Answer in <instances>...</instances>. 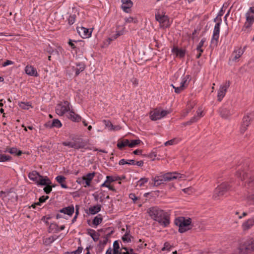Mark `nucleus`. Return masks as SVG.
I'll return each mask as SVG.
<instances>
[{"label": "nucleus", "mask_w": 254, "mask_h": 254, "mask_svg": "<svg viewBox=\"0 0 254 254\" xmlns=\"http://www.w3.org/2000/svg\"><path fill=\"white\" fill-rule=\"evenodd\" d=\"M194 106V103H189L187 104L186 109L183 113V116L184 117L187 116L188 114L190 112L192 109L193 108Z\"/></svg>", "instance_id": "38"}, {"label": "nucleus", "mask_w": 254, "mask_h": 254, "mask_svg": "<svg viewBox=\"0 0 254 254\" xmlns=\"http://www.w3.org/2000/svg\"><path fill=\"white\" fill-rule=\"evenodd\" d=\"M253 24V23L246 20V22L245 23L243 28V30H244V31L248 30L250 28V27L252 26Z\"/></svg>", "instance_id": "56"}, {"label": "nucleus", "mask_w": 254, "mask_h": 254, "mask_svg": "<svg viewBox=\"0 0 254 254\" xmlns=\"http://www.w3.org/2000/svg\"><path fill=\"white\" fill-rule=\"evenodd\" d=\"M246 20L252 23L254 22V7H250L246 13Z\"/></svg>", "instance_id": "27"}, {"label": "nucleus", "mask_w": 254, "mask_h": 254, "mask_svg": "<svg viewBox=\"0 0 254 254\" xmlns=\"http://www.w3.org/2000/svg\"><path fill=\"white\" fill-rule=\"evenodd\" d=\"M148 181V179L146 178H141L137 183V186L141 188L144 186V184Z\"/></svg>", "instance_id": "46"}, {"label": "nucleus", "mask_w": 254, "mask_h": 254, "mask_svg": "<svg viewBox=\"0 0 254 254\" xmlns=\"http://www.w3.org/2000/svg\"><path fill=\"white\" fill-rule=\"evenodd\" d=\"M95 173L92 172L86 175L85 176H83V180L85 181V185H84V187H87L91 186V183L93 179L95 176Z\"/></svg>", "instance_id": "18"}, {"label": "nucleus", "mask_w": 254, "mask_h": 254, "mask_svg": "<svg viewBox=\"0 0 254 254\" xmlns=\"http://www.w3.org/2000/svg\"><path fill=\"white\" fill-rule=\"evenodd\" d=\"M226 8V6H225V4L223 5V7L221 8V10L219 11L218 14L216 18H215L214 20V22H218V19L219 18L221 19V16L223 15L224 13L225 9Z\"/></svg>", "instance_id": "44"}, {"label": "nucleus", "mask_w": 254, "mask_h": 254, "mask_svg": "<svg viewBox=\"0 0 254 254\" xmlns=\"http://www.w3.org/2000/svg\"><path fill=\"white\" fill-rule=\"evenodd\" d=\"M56 180L59 183L62 188L67 189L68 187L65 184L66 178L63 176L59 175L56 177Z\"/></svg>", "instance_id": "30"}, {"label": "nucleus", "mask_w": 254, "mask_h": 254, "mask_svg": "<svg viewBox=\"0 0 254 254\" xmlns=\"http://www.w3.org/2000/svg\"><path fill=\"white\" fill-rule=\"evenodd\" d=\"M245 49V47L243 49H242L241 47H238L235 49L232 54V55L230 59V61L233 62H238L240 58L244 54Z\"/></svg>", "instance_id": "12"}, {"label": "nucleus", "mask_w": 254, "mask_h": 254, "mask_svg": "<svg viewBox=\"0 0 254 254\" xmlns=\"http://www.w3.org/2000/svg\"><path fill=\"white\" fill-rule=\"evenodd\" d=\"M186 179V176L184 174L176 172H169L160 176H156L154 178V186H158L165 182H169L175 180H182Z\"/></svg>", "instance_id": "3"}, {"label": "nucleus", "mask_w": 254, "mask_h": 254, "mask_svg": "<svg viewBox=\"0 0 254 254\" xmlns=\"http://www.w3.org/2000/svg\"><path fill=\"white\" fill-rule=\"evenodd\" d=\"M171 249L172 246H171L170 243H169L168 242H166L164 245V247L162 248V251H170Z\"/></svg>", "instance_id": "53"}, {"label": "nucleus", "mask_w": 254, "mask_h": 254, "mask_svg": "<svg viewBox=\"0 0 254 254\" xmlns=\"http://www.w3.org/2000/svg\"><path fill=\"white\" fill-rule=\"evenodd\" d=\"M103 221V218L101 214H98L96 216L92 221V223L94 226V227H96L99 225Z\"/></svg>", "instance_id": "37"}, {"label": "nucleus", "mask_w": 254, "mask_h": 254, "mask_svg": "<svg viewBox=\"0 0 254 254\" xmlns=\"http://www.w3.org/2000/svg\"><path fill=\"white\" fill-rule=\"evenodd\" d=\"M67 117L71 121L74 122H79L82 120L81 117L76 114L72 110L68 112Z\"/></svg>", "instance_id": "21"}, {"label": "nucleus", "mask_w": 254, "mask_h": 254, "mask_svg": "<svg viewBox=\"0 0 254 254\" xmlns=\"http://www.w3.org/2000/svg\"><path fill=\"white\" fill-rule=\"evenodd\" d=\"M108 241V239L107 237H105L103 238V240H101L99 242V245H102L103 247H105L107 244Z\"/></svg>", "instance_id": "60"}, {"label": "nucleus", "mask_w": 254, "mask_h": 254, "mask_svg": "<svg viewBox=\"0 0 254 254\" xmlns=\"http://www.w3.org/2000/svg\"><path fill=\"white\" fill-rule=\"evenodd\" d=\"M131 236L128 232H126V234L122 237V240L124 243H128L131 241Z\"/></svg>", "instance_id": "48"}, {"label": "nucleus", "mask_w": 254, "mask_h": 254, "mask_svg": "<svg viewBox=\"0 0 254 254\" xmlns=\"http://www.w3.org/2000/svg\"><path fill=\"white\" fill-rule=\"evenodd\" d=\"M24 71L26 74L30 76L37 77L39 75L36 68L32 65H27L25 67Z\"/></svg>", "instance_id": "15"}, {"label": "nucleus", "mask_w": 254, "mask_h": 254, "mask_svg": "<svg viewBox=\"0 0 254 254\" xmlns=\"http://www.w3.org/2000/svg\"><path fill=\"white\" fill-rule=\"evenodd\" d=\"M50 185H46V187L44 188V191L47 194L50 193L52 190V187ZM54 187V186H53V187Z\"/></svg>", "instance_id": "54"}, {"label": "nucleus", "mask_w": 254, "mask_h": 254, "mask_svg": "<svg viewBox=\"0 0 254 254\" xmlns=\"http://www.w3.org/2000/svg\"><path fill=\"white\" fill-rule=\"evenodd\" d=\"M147 212L151 218L163 227H166L170 224L169 216L163 210L157 207H153L150 208Z\"/></svg>", "instance_id": "2"}, {"label": "nucleus", "mask_w": 254, "mask_h": 254, "mask_svg": "<svg viewBox=\"0 0 254 254\" xmlns=\"http://www.w3.org/2000/svg\"><path fill=\"white\" fill-rule=\"evenodd\" d=\"M141 142L140 139L129 140V147H134Z\"/></svg>", "instance_id": "47"}, {"label": "nucleus", "mask_w": 254, "mask_h": 254, "mask_svg": "<svg viewBox=\"0 0 254 254\" xmlns=\"http://www.w3.org/2000/svg\"><path fill=\"white\" fill-rule=\"evenodd\" d=\"M179 141H180L179 139L175 138L171 139L169 141H166V142H165L164 145L165 146L172 145H174V144L178 143Z\"/></svg>", "instance_id": "43"}, {"label": "nucleus", "mask_w": 254, "mask_h": 254, "mask_svg": "<svg viewBox=\"0 0 254 254\" xmlns=\"http://www.w3.org/2000/svg\"><path fill=\"white\" fill-rule=\"evenodd\" d=\"M216 23L214 26L213 35L211 39V44L216 46L217 45L218 40L219 38V33L220 29V25L222 23V19L219 18L218 22H216Z\"/></svg>", "instance_id": "10"}, {"label": "nucleus", "mask_w": 254, "mask_h": 254, "mask_svg": "<svg viewBox=\"0 0 254 254\" xmlns=\"http://www.w3.org/2000/svg\"><path fill=\"white\" fill-rule=\"evenodd\" d=\"M129 198L132 199L134 203H135L136 201L138 199V197L136 196L134 193H130L129 195Z\"/></svg>", "instance_id": "61"}, {"label": "nucleus", "mask_w": 254, "mask_h": 254, "mask_svg": "<svg viewBox=\"0 0 254 254\" xmlns=\"http://www.w3.org/2000/svg\"><path fill=\"white\" fill-rule=\"evenodd\" d=\"M5 152H7L11 154L15 155L17 156H20L22 154V152L20 150H18L15 147L7 148Z\"/></svg>", "instance_id": "33"}, {"label": "nucleus", "mask_w": 254, "mask_h": 254, "mask_svg": "<svg viewBox=\"0 0 254 254\" xmlns=\"http://www.w3.org/2000/svg\"><path fill=\"white\" fill-rule=\"evenodd\" d=\"M86 146V143L85 141L82 140H77L74 141V149H79L82 148H85Z\"/></svg>", "instance_id": "35"}, {"label": "nucleus", "mask_w": 254, "mask_h": 254, "mask_svg": "<svg viewBox=\"0 0 254 254\" xmlns=\"http://www.w3.org/2000/svg\"><path fill=\"white\" fill-rule=\"evenodd\" d=\"M71 110L70 108V103L65 101L58 104L56 107V113L61 116H63L65 113L70 112Z\"/></svg>", "instance_id": "7"}, {"label": "nucleus", "mask_w": 254, "mask_h": 254, "mask_svg": "<svg viewBox=\"0 0 254 254\" xmlns=\"http://www.w3.org/2000/svg\"><path fill=\"white\" fill-rule=\"evenodd\" d=\"M47 127H56L59 128L62 127V124L58 119H54L52 122H49L45 124Z\"/></svg>", "instance_id": "23"}, {"label": "nucleus", "mask_w": 254, "mask_h": 254, "mask_svg": "<svg viewBox=\"0 0 254 254\" xmlns=\"http://www.w3.org/2000/svg\"><path fill=\"white\" fill-rule=\"evenodd\" d=\"M103 122H104L105 125L106 126V127L108 128L109 130L110 128H112L113 127V125L109 121L104 120L103 121Z\"/></svg>", "instance_id": "62"}, {"label": "nucleus", "mask_w": 254, "mask_h": 254, "mask_svg": "<svg viewBox=\"0 0 254 254\" xmlns=\"http://www.w3.org/2000/svg\"><path fill=\"white\" fill-rule=\"evenodd\" d=\"M230 190V186L227 183H223L218 186L215 190L213 197L215 199H219L221 196L226 194Z\"/></svg>", "instance_id": "5"}, {"label": "nucleus", "mask_w": 254, "mask_h": 254, "mask_svg": "<svg viewBox=\"0 0 254 254\" xmlns=\"http://www.w3.org/2000/svg\"><path fill=\"white\" fill-rule=\"evenodd\" d=\"M206 42V39L205 38H202L201 41L198 43L196 47V51L197 52V54L196 56V59H199L201 56V54L203 52L204 49L202 47L204 46V43Z\"/></svg>", "instance_id": "24"}, {"label": "nucleus", "mask_w": 254, "mask_h": 254, "mask_svg": "<svg viewBox=\"0 0 254 254\" xmlns=\"http://www.w3.org/2000/svg\"><path fill=\"white\" fill-rule=\"evenodd\" d=\"M19 107L24 110H28L30 107H31V105L28 102H21L19 103Z\"/></svg>", "instance_id": "45"}, {"label": "nucleus", "mask_w": 254, "mask_h": 254, "mask_svg": "<svg viewBox=\"0 0 254 254\" xmlns=\"http://www.w3.org/2000/svg\"><path fill=\"white\" fill-rule=\"evenodd\" d=\"M113 250H120V245L118 241H116L113 244Z\"/></svg>", "instance_id": "63"}, {"label": "nucleus", "mask_w": 254, "mask_h": 254, "mask_svg": "<svg viewBox=\"0 0 254 254\" xmlns=\"http://www.w3.org/2000/svg\"><path fill=\"white\" fill-rule=\"evenodd\" d=\"M168 113L169 112L166 110L156 108L150 112V118L152 121H157L161 119Z\"/></svg>", "instance_id": "6"}, {"label": "nucleus", "mask_w": 254, "mask_h": 254, "mask_svg": "<svg viewBox=\"0 0 254 254\" xmlns=\"http://www.w3.org/2000/svg\"><path fill=\"white\" fill-rule=\"evenodd\" d=\"M77 42L76 41L69 40L68 43V45L70 46V47H71V48L72 50L76 51V47L75 45V43H76Z\"/></svg>", "instance_id": "55"}, {"label": "nucleus", "mask_w": 254, "mask_h": 254, "mask_svg": "<svg viewBox=\"0 0 254 254\" xmlns=\"http://www.w3.org/2000/svg\"><path fill=\"white\" fill-rule=\"evenodd\" d=\"M230 85V82L229 81H226L220 86L217 93V99L218 101H221L224 97Z\"/></svg>", "instance_id": "11"}, {"label": "nucleus", "mask_w": 254, "mask_h": 254, "mask_svg": "<svg viewBox=\"0 0 254 254\" xmlns=\"http://www.w3.org/2000/svg\"><path fill=\"white\" fill-rule=\"evenodd\" d=\"M48 198H49L48 196H45L43 195L39 198V201L37 202L36 204L39 205H40L41 203L45 202L46 201V200L47 199H48Z\"/></svg>", "instance_id": "57"}, {"label": "nucleus", "mask_w": 254, "mask_h": 254, "mask_svg": "<svg viewBox=\"0 0 254 254\" xmlns=\"http://www.w3.org/2000/svg\"><path fill=\"white\" fill-rule=\"evenodd\" d=\"M122 9L126 12L128 13L130 8L132 6L133 3L131 0H121Z\"/></svg>", "instance_id": "22"}, {"label": "nucleus", "mask_w": 254, "mask_h": 254, "mask_svg": "<svg viewBox=\"0 0 254 254\" xmlns=\"http://www.w3.org/2000/svg\"><path fill=\"white\" fill-rule=\"evenodd\" d=\"M125 30V26L124 24L119 25L117 24L116 30V34L113 35L111 38V40L115 39L119 37L120 36L124 34Z\"/></svg>", "instance_id": "17"}, {"label": "nucleus", "mask_w": 254, "mask_h": 254, "mask_svg": "<svg viewBox=\"0 0 254 254\" xmlns=\"http://www.w3.org/2000/svg\"><path fill=\"white\" fill-rule=\"evenodd\" d=\"M11 159V157L9 155L4 154H0V162H4L9 161Z\"/></svg>", "instance_id": "41"}, {"label": "nucleus", "mask_w": 254, "mask_h": 254, "mask_svg": "<svg viewBox=\"0 0 254 254\" xmlns=\"http://www.w3.org/2000/svg\"><path fill=\"white\" fill-rule=\"evenodd\" d=\"M234 112L231 110V108H227L222 107L220 109V114L223 118H227L233 114Z\"/></svg>", "instance_id": "20"}, {"label": "nucleus", "mask_w": 254, "mask_h": 254, "mask_svg": "<svg viewBox=\"0 0 254 254\" xmlns=\"http://www.w3.org/2000/svg\"><path fill=\"white\" fill-rule=\"evenodd\" d=\"M101 206L100 204H97L89 207V212L91 214L94 215L101 210Z\"/></svg>", "instance_id": "34"}, {"label": "nucleus", "mask_w": 254, "mask_h": 254, "mask_svg": "<svg viewBox=\"0 0 254 254\" xmlns=\"http://www.w3.org/2000/svg\"><path fill=\"white\" fill-rule=\"evenodd\" d=\"M113 254H137L134 253L133 250L131 249H128L126 247H122L120 250H112Z\"/></svg>", "instance_id": "19"}, {"label": "nucleus", "mask_w": 254, "mask_h": 254, "mask_svg": "<svg viewBox=\"0 0 254 254\" xmlns=\"http://www.w3.org/2000/svg\"><path fill=\"white\" fill-rule=\"evenodd\" d=\"M172 53L176 54L177 56H178L180 58H183L185 56V50L182 49H179L177 47H174L172 49Z\"/></svg>", "instance_id": "32"}, {"label": "nucleus", "mask_w": 254, "mask_h": 254, "mask_svg": "<svg viewBox=\"0 0 254 254\" xmlns=\"http://www.w3.org/2000/svg\"><path fill=\"white\" fill-rule=\"evenodd\" d=\"M190 80V75H183L181 77V81L179 85L176 86L174 85H172L173 88L175 89V92L176 93H180L183 90H184L188 85Z\"/></svg>", "instance_id": "8"}, {"label": "nucleus", "mask_w": 254, "mask_h": 254, "mask_svg": "<svg viewBox=\"0 0 254 254\" xmlns=\"http://www.w3.org/2000/svg\"><path fill=\"white\" fill-rule=\"evenodd\" d=\"M106 180L110 184H111L112 182L115 181V180L113 178V177L110 176H107L106 177Z\"/></svg>", "instance_id": "64"}, {"label": "nucleus", "mask_w": 254, "mask_h": 254, "mask_svg": "<svg viewBox=\"0 0 254 254\" xmlns=\"http://www.w3.org/2000/svg\"><path fill=\"white\" fill-rule=\"evenodd\" d=\"M254 225V217H252L247 221H245L242 225L243 228L244 230H247L251 228Z\"/></svg>", "instance_id": "31"}, {"label": "nucleus", "mask_w": 254, "mask_h": 254, "mask_svg": "<svg viewBox=\"0 0 254 254\" xmlns=\"http://www.w3.org/2000/svg\"><path fill=\"white\" fill-rule=\"evenodd\" d=\"M77 31L80 36L83 38H87L91 36L92 31L86 28L81 27H77Z\"/></svg>", "instance_id": "16"}, {"label": "nucleus", "mask_w": 254, "mask_h": 254, "mask_svg": "<svg viewBox=\"0 0 254 254\" xmlns=\"http://www.w3.org/2000/svg\"><path fill=\"white\" fill-rule=\"evenodd\" d=\"M204 116V114L201 109H199L195 115L192 117L190 121L185 123L186 125H190L191 124L198 122L199 119Z\"/></svg>", "instance_id": "14"}, {"label": "nucleus", "mask_w": 254, "mask_h": 254, "mask_svg": "<svg viewBox=\"0 0 254 254\" xmlns=\"http://www.w3.org/2000/svg\"><path fill=\"white\" fill-rule=\"evenodd\" d=\"M191 219L186 218L183 217H180L176 219L175 224L179 227V231L180 233H184L191 228Z\"/></svg>", "instance_id": "4"}, {"label": "nucleus", "mask_w": 254, "mask_h": 254, "mask_svg": "<svg viewBox=\"0 0 254 254\" xmlns=\"http://www.w3.org/2000/svg\"><path fill=\"white\" fill-rule=\"evenodd\" d=\"M119 164L120 165H124L125 164L134 165L135 161L134 160H126L124 159H122L120 160Z\"/></svg>", "instance_id": "39"}, {"label": "nucleus", "mask_w": 254, "mask_h": 254, "mask_svg": "<svg viewBox=\"0 0 254 254\" xmlns=\"http://www.w3.org/2000/svg\"><path fill=\"white\" fill-rule=\"evenodd\" d=\"M247 251H254V240H251L248 242L245 246Z\"/></svg>", "instance_id": "40"}, {"label": "nucleus", "mask_w": 254, "mask_h": 254, "mask_svg": "<svg viewBox=\"0 0 254 254\" xmlns=\"http://www.w3.org/2000/svg\"><path fill=\"white\" fill-rule=\"evenodd\" d=\"M87 234L91 236L94 241H97L99 239V235L94 230L88 229L87 230Z\"/></svg>", "instance_id": "36"}, {"label": "nucleus", "mask_w": 254, "mask_h": 254, "mask_svg": "<svg viewBox=\"0 0 254 254\" xmlns=\"http://www.w3.org/2000/svg\"><path fill=\"white\" fill-rule=\"evenodd\" d=\"M51 180L47 176L43 177L41 176V177H39L36 184L38 186H46L47 185H51Z\"/></svg>", "instance_id": "25"}, {"label": "nucleus", "mask_w": 254, "mask_h": 254, "mask_svg": "<svg viewBox=\"0 0 254 254\" xmlns=\"http://www.w3.org/2000/svg\"><path fill=\"white\" fill-rule=\"evenodd\" d=\"M84 65L83 64H77V67L75 68V74L78 75L80 72L82 71L84 69Z\"/></svg>", "instance_id": "42"}, {"label": "nucleus", "mask_w": 254, "mask_h": 254, "mask_svg": "<svg viewBox=\"0 0 254 254\" xmlns=\"http://www.w3.org/2000/svg\"><path fill=\"white\" fill-rule=\"evenodd\" d=\"M126 23H136L137 22V20L136 18L132 17H126L125 18Z\"/></svg>", "instance_id": "50"}, {"label": "nucleus", "mask_w": 254, "mask_h": 254, "mask_svg": "<svg viewBox=\"0 0 254 254\" xmlns=\"http://www.w3.org/2000/svg\"><path fill=\"white\" fill-rule=\"evenodd\" d=\"M39 177H41V175H40L36 171H33L28 174V178L29 179L35 182L36 184L38 181Z\"/></svg>", "instance_id": "26"}, {"label": "nucleus", "mask_w": 254, "mask_h": 254, "mask_svg": "<svg viewBox=\"0 0 254 254\" xmlns=\"http://www.w3.org/2000/svg\"><path fill=\"white\" fill-rule=\"evenodd\" d=\"M254 119V113H248L243 119V121L241 125L240 130L241 133H244L247 130V127L250 124V123Z\"/></svg>", "instance_id": "9"}, {"label": "nucleus", "mask_w": 254, "mask_h": 254, "mask_svg": "<svg viewBox=\"0 0 254 254\" xmlns=\"http://www.w3.org/2000/svg\"><path fill=\"white\" fill-rule=\"evenodd\" d=\"M155 18L158 21L161 26L168 27L170 25L168 17L165 15H161L160 14H156Z\"/></svg>", "instance_id": "13"}, {"label": "nucleus", "mask_w": 254, "mask_h": 254, "mask_svg": "<svg viewBox=\"0 0 254 254\" xmlns=\"http://www.w3.org/2000/svg\"><path fill=\"white\" fill-rule=\"evenodd\" d=\"M74 207L73 206H69L68 207H64L63 209L60 210V212L61 213H64V214H67L69 216H71L74 212Z\"/></svg>", "instance_id": "28"}, {"label": "nucleus", "mask_w": 254, "mask_h": 254, "mask_svg": "<svg viewBox=\"0 0 254 254\" xmlns=\"http://www.w3.org/2000/svg\"><path fill=\"white\" fill-rule=\"evenodd\" d=\"M75 21V15H70L68 19V22L70 25L73 24Z\"/></svg>", "instance_id": "58"}, {"label": "nucleus", "mask_w": 254, "mask_h": 254, "mask_svg": "<svg viewBox=\"0 0 254 254\" xmlns=\"http://www.w3.org/2000/svg\"><path fill=\"white\" fill-rule=\"evenodd\" d=\"M242 169V167H240L237 172L236 176L244 182L245 187L249 189L247 197L248 202L250 204H254V171L241 170Z\"/></svg>", "instance_id": "1"}, {"label": "nucleus", "mask_w": 254, "mask_h": 254, "mask_svg": "<svg viewBox=\"0 0 254 254\" xmlns=\"http://www.w3.org/2000/svg\"><path fill=\"white\" fill-rule=\"evenodd\" d=\"M213 253H217V254H221L222 252L221 250H219V252H217V251H215L214 250H212L211 251L209 252H197L196 254H210Z\"/></svg>", "instance_id": "49"}, {"label": "nucleus", "mask_w": 254, "mask_h": 254, "mask_svg": "<svg viewBox=\"0 0 254 254\" xmlns=\"http://www.w3.org/2000/svg\"><path fill=\"white\" fill-rule=\"evenodd\" d=\"M63 144L64 146H68L69 148H72L74 149V141H64L63 142Z\"/></svg>", "instance_id": "52"}, {"label": "nucleus", "mask_w": 254, "mask_h": 254, "mask_svg": "<svg viewBox=\"0 0 254 254\" xmlns=\"http://www.w3.org/2000/svg\"><path fill=\"white\" fill-rule=\"evenodd\" d=\"M126 146L129 147V140L127 139H123L119 140L117 143L118 148L122 150Z\"/></svg>", "instance_id": "29"}, {"label": "nucleus", "mask_w": 254, "mask_h": 254, "mask_svg": "<svg viewBox=\"0 0 254 254\" xmlns=\"http://www.w3.org/2000/svg\"><path fill=\"white\" fill-rule=\"evenodd\" d=\"M49 229L51 231L55 230L56 231H58V226L56 223L51 224Z\"/></svg>", "instance_id": "59"}, {"label": "nucleus", "mask_w": 254, "mask_h": 254, "mask_svg": "<svg viewBox=\"0 0 254 254\" xmlns=\"http://www.w3.org/2000/svg\"><path fill=\"white\" fill-rule=\"evenodd\" d=\"M82 250L83 248L80 246L78 247V249L76 251L71 252H67L64 254H80L82 251Z\"/></svg>", "instance_id": "51"}]
</instances>
